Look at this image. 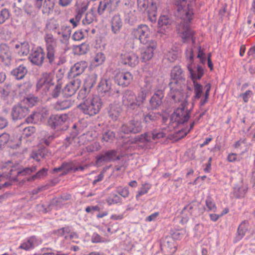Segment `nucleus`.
Wrapping results in <instances>:
<instances>
[{
  "label": "nucleus",
  "instance_id": "nucleus-21",
  "mask_svg": "<svg viewBox=\"0 0 255 255\" xmlns=\"http://www.w3.org/2000/svg\"><path fill=\"white\" fill-rule=\"evenodd\" d=\"M156 48V43L151 41L146 48L141 53V58L143 62L149 60L153 55V51Z\"/></svg>",
  "mask_w": 255,
  "mask_h": 255
},
{
  "label": "nucleus",
  "instance_id": "nucleus-53",
  "mask_svg": "<svg viewBox=\"0 0 255 255\" xmlns=\"http://www.w3.org/2000/svg\"><path fill=\"white\" fill-rule=\"evenodd\" d=\"M47 169L43 168L38 171L35 174L33 175L30 179H28V180H35L36 178H40L47 174Z\"/></svg>",
  "mask_w": 255,
  "mask_h": 255
},
{
  "label": "nucleus",
  "instance_id": "nucleus-15",
  "mask_svg": "<svg viewBox=\"0 0 255 255\" xmlns=\"http://www.w3.org/2000/svg\"><path fill=\"white\" fill-rule=\"evenodd\" d=\"M45 39L47 43L46 58L48 60L49 63L50 65H52L55 60V50L54 47L51 44L54 41V38L51 34H46Z\"/></svg>",
  "mask_w": 255,
  "mask_h": 255
},
{
  "label": "nucleus",
  "instance_id": "nucleus-22",
  "mask_svg": "<svg viewBox=\"0 0 255 255\" xmlns=\"http://www.w3.org/2000/svg\"><path fill=\"white\" fill-rule=\"evenodd\" d=\"M29 44L27 41L18 43L14 47L15 52L20 56L27 55L29 52Z\"/></svg>",
  "mask_w": 255,
  "mask_h": 255
},
{
  "label": "nucleus",
  "instance_id": "nucleus-29",
  "mask_svg": "<svg viewBox=\"0 0 255 255\" xmlns=\"http://www.w3.org/2000/svg\"><path fill=\"white\" fill-rule=\"evenodd\" d=\"M50 153L48 151L47 149L45 147H41L35 152H33L31 153V157L37 161L40 160V158H45L48 156Z\"/></svg>",
  "mask_w": 255,
  "mask_h": 255
},
{
  "label": "nucleus",
  "instance_id": "nucleus-46",
  "mask_svg": "<svg viewBox=\"0 0 255 255\" xmlns=\"http://www.w3.org/2000/svg\"><path fill=\"white\" fill-rule=\"evenodd\" d=\"M36 166L24 168L22 170H19L17 172V176H24L27 174H29L31 173L34 172L36 170Z\"/></svg>",
  "mask_w": 255,
  "mask_h": 255
},
{
  "label": "nucleus",
  "instance_id": "nucleus-42",
  "mask_svg": "<svg viewBox=\"0 0 255 255\" xmlns=\"http://www.w3.org/2000/svg\"><path fill=\"white\" fill-rule=\"evenodd\" d=\"M62 93V83L59 80L57 81V84L54 86V89L51 91V96L54 98H58L61 93Z\"/></svg>",
  "mask_w": 255,
  "mask_h": 255
},
{
  "label": "nucleus",
  "instance_id": "nucleus-4",
  "mask_svg": "<svg viewBox=\"0 0 255 255\" xmlns=\"http://www.w3.org/2000/svg\"><path fill=\"white\" fill-rule=\"evenodd\" d=\"M68 118L67 114L52 115L48 119L47 125L57 131H64L68 128Z\"/></svg>",
  "mask_w": 255,
  "mask_h": 255
},
{
  "label": "nucleus",
  "instance_id": "nucleus-16",
  "mask_svg": "<svg viewBox=\"0 0 255 255\" xmlns=\"http://www.w3.org/2000/svg\"><path fill=\"white\" fill-rule=\"evenodd\" d=\"M121 60L123 64L133 67L138 64V57L132 52H124L121 54Z\"/></svg>",
  "mask_w": 255,
  "mask_h": 255
},
{
  "label": "nucleus",
  "instance_id": "nucleus-14",
  "mask_svg": "<svg viewBox=\"0 0 255 255\" xmlns=\"http://www.w3.org/2000/svg\"><path fill=\"white\" fill-rule=\"evenodd\" d=\"M45 58V53L41 47L37 48L30 54L28 59L34 65L41 66Z\"/></svg>",
  "mask_w": 255,
  "mask_h": 255
},
{
  "label": "nucleus",
  "instance_id": "nucleus-47",
  "mask_svg": "<svg viewBox=\"0 0 255 255\" xmlns=\"http://www.w3.org/2000/svg\"><path fill=\"white\" fill-rule=\"evenodd\" d=\"M10 140V135L4 132L0 135V148L4 146Z\"/></svg>",
  "mask_w": 255,
  "mask_h": 255
},
{
  "label": "nucleus",
  "instance_id": "nucleus-54",
  "mask_svg": "<svg viewBox=\"0 0 255 255\" xmlns=\"http://www.w3.org/2000/svg\"><path fill=\"white\" fill-rule=\"evenodd\" d=\"M205 88H206V91L204 95V99L201 100L200 103L201 106H204L207 102L208 99L209 98V92L211 89V85L210 84H207L206 85Z\"/></svg>",
  "mask_w": 255,
  "mask_h": 255
},
{
  "label": "nucleus",
  "instance_id": "nucleus-55",
  "mask_svg": "<svg viewBox=\"0 0 255 255\" xmlns=\"http://www.w3.org/2000/svg\"><path fill=\"white\" fill-rule=\"evenodd\" d=\"M195 124V122H193L190 126V128L188 130V131H185L184 130H179L178 132L176 133V137L178 139L182 138L184 137L185 136L187 135V134L193 128L194 125Z\"/></svg>",
  "mask_w": 255,
  "mask_h": 255
},
{
  "label": "nucleus",
  "instance_id": "nucleus-35",
  "mask_svg": "<svg viewBox=\"0 0 255 255\" xmlns=\"http://www.w3.org/2000/svg\"><path fill=\"white\" fill-rule=\"evenodd\" d=\"M54 4V0H45L42 10L43 13L46 14L50 13L53 11Z\"/></svg>",
  "mask_w": 255,
  "mask_h": 255
},
{
  "label": "nucleus",
  "instance_id": "nucleus-56",
  "mask_svg": "<svg viewBox=\"0 0 255 255\" xmlns=\"http://www.w3.org/2000/svg\"><path fill=\"white\" fill-rule=\"evenodd\" d=\"M151 135L152 140H156L164 137L165 134L162 131L154 129L151 131Z\"/></svg>",
  "mask_w": 255,
  "mask_h": 255
},
{
  "label": "nucleus",
  "instance_id": "nucleus-26",
  "mask_svg": "<svg viewBox=\"0 0 255 255\" xmlns=\"http://www.w3.org/2000/svg\"><path fill=\"white\" fill-rule=\"evenodd\" d=\"M85 68V63L82 62L77 63L71 68L69 76L75 78L81 74L84 71Z\"/></svg>",
  "mask_w": 255,
  "mask_h": 255
},
{
  "label": "nucleus",
  "instance_id": "nucleus-51",
  "mask_svg": "<svg viewBox=\"0 0 255 255\" xmlns=\"http://www.w3.org/2000/svg\"><path fill=\"white\" fill-rule=\"evenodd\" d=\"M35 131V128L33 126L24 127L23 128V135L26 137H29Z\"/></svg>",
  "mask_w": 255,
  "mask_h": 255
},
{
  "label": "nucleus",
  "instance_id": "nucleus-50",
  "mask_svg": "<svg viewBox=\"0 0 255 255\" xmlns=\"http://www.w3.org/2000/svg\"><path fill=\"white\" fill-rule=\"evenodd\" d=\"M9 12L7 9L4 8L0 11V24L4 23L6 20L9 18Z\"/></svg>",
  "mask_w": 255,
  "mask_h": 255
},
{
  "label": "nucleus",
  "instance_id": "nucleus-45",
  "mask_svg": "<svg viewBox=\"0 0 255 255\" xmlns=\"http://www.w3.org/2000/svg\"><path fill=\"white\" fill-rule=\"evenodd\" d=\"M152 82L153 80L151 78L146 79L144 81V85L141 88V91H145L146 93L149 92L153 86Z\"/></svg>",
  "mask_w": 255,
  "mask_h": 255
},
{
  "label": "nucleus",
  "instance_id": "nucleus-43",
  "mask_svg": "<svg viewBox=\"0 0 255 255\" xmlns=\"http://www.w3.org/2000/svg\"><path fill=\"white\" fill-rule=\"evenodd\" d=\"M247 192V189L243 187L235 186L234 188L233 194L236 198L244 197Z\"/></svg>",
  "mask_w": 255,
  "mask_h": 255
},
{
  "label": "nucleus",
  "instance_id": "nucleus-61",
  "mask_svg": "<svg viewBox=\"0 0 255 255\" xmlns=\"http://www.w3.org/2000/svg\"><path fill=\"white\" fill-rule=\"evenodd\" d=\"M88 45L85 43H82L77 47L79 50V54L80 55L84 54L89 50Z\"/></svg>",
  "mask_w": 255,
  "mask_h": 255
},
{
  "label": "nucleus",
  "instance_id": "nucleus-38",
  "mask_svg": "<svg viewBox=\"0 0 255 255\" xmlns=\"http://www.w3.org/2000/svg\"><path fill=\"white\" fill-rule=\"evenodd\" d=\"M171 23V20L166 15L161 16L158 20V24L159 27L165 30Z\"/></svg>",
  "mask_w": 255,
  "mask_h": 255
},
{
  "label": "nucleus",
  "instance_id": "nucleus-48",
  "mask_svg": "<svg viewBox=\"0 0 255 255\" xmlns=\"http://www.w3.org/2000/svg\"><path fill=\"white\" fill-rule=\"evenodd\" d=\"M63 169V172L61 173V175L67 174L69 171H73V165L71 162H63L61 164Z\"/></svg>",
  "mask_w": 255,
  "mask_h": 255
},
{
  "label": "nucleus",
  "instance_id": "nucleus-13",
  "mask_svg": "<svg viewBox=\"0 0 255 255\" xmlns=\"http://www.w3.org/2000/svg\"><path fill=\"white\" fill-rule=\"evenodd\" d=\"M135 95L134 93L129 90H126L123 94V104L128 111L136 110L135 107Z\"/></svg>",
  "mask_w": 255,
  "mask_h": 255
},
{
  "label": "nucleus",
  "instance_id": "nucleus-18",
  "mask_svg": "<svg viewBox=\"0 0 255 255\" xmlns=\"http://www.w3.org/2000/svg\"><path fill=\"white\" fill-rule=\"evenodd\" d=\"M160 248L169 254L173 255L176 251V247L174 245V241L170 237H166L161 240Z\"/></svg>",
  "mask_w": 255,
  "mask_h": 255
},
{
  "label": "nucleus",
  "instance_id": "nucleus-11",
  "mask_svg": "<svg viewBox=\"0 0 255 255\" xmlns=\"http://www.w3.org/2000/svg\"><path fill=\"white\" fill-rule=\"evenodd\" d=\"M164 97V93L163 89L156 90L149 100L148 110H155L158 109L162 103Z\"/></svg>",
  "mask_w": 255,
  "mask_h": 255
},
{
  "label": "nucleus",
  "instance_id": "nucleus-64",
  "mask_svg": "<svg viewBox=\"0 0 255 255\" xmlns=\"http://www.w3.org/2000/svg\"><path fill=\"white\" fill-rule=\"evenodd\" d=\"M63 201L60 197L54 198L51 201L50 205L57 207H61L63 205Z\"/></svg>",
  "mask_w": 255,
  "mask_h": 255
},
{
  "label": "nucleus",
  "instance_id": "nucleus-63",
  "mask_svg": "<svg viewBox=\"0 0 255 255\" xmlns=\"http://www.w3.org/2000/svg\"><path fill=\"white\" fill-rule=\"evenodd\" d=\"M38 115L37 113L34 112L28 116L25 120V122L27 124H35L36 123L35 117Z\"/></svg>",
  "mask_w": 255,
  "mask_h": 255
},
{
  "label": "nucleus",
  "instance_id": "nucleus-33",
  "mask_svg": "<svg viewBox=\"0 0 255 255\" xmlns=\"http://www.w3.org/2000/svg\"><path fill=\"white\" fill-rule=\"evenodd\" d=\"M97 76L95 74L89 75L85 80L84 87L91 90L97 81Z\"/></svg>",
  "mask_w": 255,
  "mask_h": 255
},
{
  "label": "nucleus",
  "instance_id": "nucleus-62",
  "mask_svg": "<svg viewBox=\"0 0 255 255\" xmlns=\"http://www.w3.org/2000/svg\"><path fill=\"white\" fill-rule=\"evenodd\" d=\"M84 35L83 32L81 30H78L74 32L72 38L74 40L79 41L84 38Z\"/></svg>",
  "mask_w": 255,
  "mask_h": 255
},
{
  "label": "nucleus",
  "instance_id": "nucleus-27",
  "mask_svg": "<svg viewBox=\"0 0 255 255\" xmlns=\"http://www.w3.org/2000/svg\"><path fill=\"white\" fill-rule=\"evenodd\" d=\"M121 109L116 104H111L108 109L109 116L113 120H117L121 113Z\"/></svg>",
  "mask_w": 255,
  "mask_h": 255
},
{
  "label": "nucleus",
  "instance_id": "nucleus-37",
  "mask_svg": "<svg viewBox=\"0 0 255 255\" xmlns=\"http://www.w3.org/2000/svg\"><path fill=\"white\" fill-rule=\"evenodd\" d=\"M96 19V14L93 9H91L90 11L86 14L85 18L82 22L84 24H89L93 22Z\"/></svg>",
  "mask_w": 255,
  "mask_h": 255
},
{
  "label": "nucleus",
  "instance_id": "nucleus-44",
  "mask_svg": "<svg viewBox=\"0 0 255 255\" xmlns=\"http://www.w3.org/2000/svg\"><path fill=\"white\" fill-rule=\"evenodd\" d=\"M35 241V238H30L26 242L22 243L19 247V249L28 250L34 248V243Z\"/></svg>",
  "mask_w": 255,
  "mask_h": 255
},
{
  "label": "nucleus",
  "instance_id": "nucleus-7",
  "mask_svg": "<svg viewBox=\"0 0 255 255\" xmlns=\"http://www.w3.org/2000/svg\"><path fill=\"white\" fill-rule=\"evenodd\" d=\"M29 112V108L24 104L17 103L11 108L10 116L13 121L22 120L25 118Z\"/></svg>",
  "mask_w": 255,
  "mask_h": 255
},
{
  "label": "nucleus",
  "instance_id": "nucleus-52",
  "mask_svg": "<svg viewBox=\"0 0 255 255\" xmlns=\"http://www.w3.org/2000/svg\"><path fill=\"white\" fill-rule=\"evenodd\" d=\"M106 157L108 158L109 162L115 161V157H116L117 151L116 150H110L104 152Z\"/></svg>",
  "mask_w": 255,
  "mask_h": 255
},
{
  "label": "nucleus",
  "instance_id": "nucleus-10",
  "mask_svg": "<svg viewBox=\"0 0 255 255\" xmlns=\"http://www.w3.org/2000/svg\"><path fill=\"white\" fill-rule=\"evenodd\" d=\"M170 88V95L172 99L175 102H180L184 101L183 103H186L185 101L187 97V96L185 95L184 92V88L185 87V84L177 85L176 86H169Z\"/></svg>",
  "mask_w": 255,
  "mask_h": 255
},
{
  "label": "nucleus",
  "instance_id": "nucleus-12",
  "mask_svg": "<svg viewBox=\"0 0 255 255\" xmlns=\"http://www.w3.org/2000/svg\"><path fill=\"white\" fill-rule=\"evenodd\" d=\"M54 84L53 82V74L51 73H43L36 84V90L42 88L46 92Z\"/></svg>",
  "mask_w": 255,
  "mask_h": 255
},
{
  "label": "nucleus",
  "instance_id": "nucleus-32",
  "mask_svg": "<svg viewBox=\"0 0 255 255\" xmlns=\"http://www.w3.org/2000/svg\"><path fill=\"white\" fill-rule=\"evenodd\" d=\"M146 96L147 93L145 91H141L137 94V96L135 95L136 100H135V102L136 104V110H137L138 108H140V107L144 103Z\"/></svg>",
  "mask_w": 255,
  "mask_h": 255
},
{
  "label": "nucleus",
  "instance_id": "nucleus-40",
  "mask_svg": "<svg viewBox=\"0 0 255 255\" xmlns=\"http://www.w3.org/2000/svg\"><path fill=\"white\" fill-rule=\"evenodd\" d=\"M112 0H103L100 2L98 8V12L100 15L102 14L106 9L110 6Z\"/></svg>",
  "mask_w": 255,
  "mask_h": 255
},
{
  "label": "nucleus",
  "instance_id": "nucleus-20",
  "mask_svg": "<svg viewBox=\"0 0 255 255\" xmlns=\"http://www.w3.org/2000/svg\"><path fill=\"white\" fill-rule=\"evenodd\" d=\"M153 110L144 112L142 114V120L146 125H153L159 119L160 114L158 112H154Z\"/></svg>",
  "mask_w": 255,
  "mask_h": 255
},
{
  "label": "nucleus",
  "instance_id": "nucleus-5",
  "mask_svg": "<svg viewBox=\"0 0 255 255\" xmlns=\"http://www.w3.org/2000/svg\"><path fill=\"white\" fill-rule=\"evenodd\" d=\"M186 103H183L181 107L177 108L170 117V122L176 123L177 125L183 124L187 122L190 117L191 110L185 109Z\"/></svg>",
  "mask_w": 255,
  "mask_h": 255
},
{
  "label": "nucleus",
  "instance_id": "nucleus-30",
  "mask_svg": "<svg viewBox=\"0 0 255 255\" xmlns=\"http://www.w3.org/2000/svg\"><path fill=\"white\" fill-rule=\"evenodd\" d=\"M9 91L8 90L0 88V98L8 105L11 104L13 102V97L9 95Z\"/></svg>",
  "mask_w": 255,
  "mask_h": 255
},
{
  "label": "nucleus",
  "instance_id": "nucleus-57",
  "mask_svg": "<svg viewBox=\"0 0 255 255\" xmlns=\"http://www.w3.org/2000/svg\"><path fill=\"white\" fill-rule=\"evenodd\" d=\"M25 100L31 106H34L39 101L38 98L33 95H29L25 98Z\"/></svg>",
  "mask_w": 255,
  "mask_h": 255
},
{
  "label": "nucleus",
  "instance_id": "nucleus-17",
  "mask_svg": "<svg viewBox=\"0 0 255 255\" xmlns=\"http://www.w3.org/2000/svg\"><path fill=\"white\" fill-rule=\"evenodd\" d=\"M81 85V81L77 79L71 81L62 89V94L65 97L73 96Z\"/></svg>",
  "mask_w": 255,
  "mask_h": 255
},
{
  "label": "nucleus",
  "instance_id": "nucleus-31",
  "mask_svg": "<svg viewBox=\"0 0 255 255\" xmlns=\"http://www.w3.org/2000/svg\"><path fill=\"white\" fill-rule=\"evenodd\" d=\"M73 102L70 100H65L57 102L55 105L56 110H64L70 108L73 105Z\"/></svg>",
  "mask_w": 255,
  "mask_h": 255
},
{
  "label": "nucleus",
  "instance_id": "nucleus-24",
  "mask_svg": "<svg viewBox=\"0 0 255 255\" xmlns=\"http://www.w3.org/2000/svg\"><path fill=\"white\" fill-rule=\"evenodd\" d=\"M112 81L110 79H102L98 86V90L101 94L105 93L109 95L112 88Z\"/></svg>",
  "mask_w": 255,
  "mask_h": 255
},
{
  "label": "nucleus",
  "instance_id": "nucleus-3",
  "mask_svg": "<svg viewBox=\"0 0 255 255\" xmlns=\"http://www.w3.org/2000/svg\"><path fill=\"white\" fill-rule=\"evenodd\" d=\"M103 106L102 99L98 96H95L91 100H85L79 104L77 108L84 114L93 116L100 112Z\"/></svg>",
  "mask_w": 255,
  "mask_h": 255
},
{
  "label": "nucleus",
  "instance_id": "nucleus-23",
  "mask_svg": "<svg viewBox=\"0 0 255 255\" xmlns=\"http://www.w3.org/2000/svg\"><path fill=\"white\" fill-rule=\"evenodd\" d=\"M112 31L114 34L118 33L123 26V22L119 14H115L112 18L111 21Z\"/></svg>",
  "mask_w": 255,
  "mask_h": 255
},
{
  "label": "nucleus",
  "instance_id": "nucleus-41",
  "mask_svg": "<svg viewBox=\"0 0 255 255\" xmlns=\"http://www.w3.org/2000/svg\"><path fill=\"white\" fill-rule=\"evenodd\" d=\"M115 137L116 133L114 131L107 130L103 132L102 139L106 142H111L115 139Z\"/></svg>",
  "mask_w": 255,
  "mask_h": 255
},
{
  "label": "nucleus",
  "instance_id": "nucleus-9",
  "mask_svg": "<svg viewBox=\"0 0 255 255\" xmlns=\"http://www.w3.org/2000/svg\"><path fill=\"white\" fill-rule=\"evenodd\" d=\"M142 129L141 121L132 120L128 123L123 124L121 127V130L125 134H136L140 132Z\"/></svg>",
  "mask_w": 255,
  "mask_h": 255
},
{
  "label": "nucleus",
  "instance_id": "nucleus-39",
  "mask_svg": "<svg viewBox=\"0 0 255 255\" xmlns=\"http://www.w3.org/2000/svg\"><path fill=\"white\" fill-rule=\"evenodd\" d=\"M180 54L179 51L175 48V49H171L168 52L166 55L167 59L170 62H174L178 57Z\"/></svg>",
  "mask_w": 255,
  "mask_h": 255
},
{
  "label": "nucleus",
  "instance_id": "nucleus-8",
  "mask_svg": "<svg viewBox=\"0 0 255 255\" xmlns=\"http://www.w3.org/2000/svg\"><path fill=\"white\" fill-rule=\"evenodd\" d=\"M170 76L169 86H172V88H174L173 86L185 84L184 74L180 66H174L171 71Z\"/></svg>",
  "mask_w": 255,
  "mask_h": 255
},
{
  "label": "nucleus",
  "instance_id": "nucleus-36",
  "mask_svg": "<svg viewBox=\"0 0 255 255\" xmlns=\"http://www.w3.org/2000/svg\"><path fill=\"white\" fill-rule=\"evenodd\" d=\"M248 221L245 220L239 226L238 229V238L239 240L241 239L245 235L246 232L248 230Z\"/></svg>",
  "mask_w": 255,
  "mask_h": 255
},
{
  "label": "nucleus",
  "instance_id": "nucleus-19",
  "mask_svg": "<svg viewBox=\"0 0 255 255\" xmlns=\"http://www.w3.org/2000/svg\"><path fill=\"white\" fill-rule=\"evenodd\" d=\"M132 79L133 76L129 72H122L117 74L115 77V82L120 86L127 87Z\"/></svg>",
  "mask_w": 255,
  "mask_h": 255
},
{
  "label": "nucleus",
  "instance_id": "nucleus-49",
  "mask_svg": "<svg viewBox=\"0 0 255 255\" xmlns=\"http://www.w3.org/2000/svg\"><path fill=\"white\" fill-rule=\"evenodd\" d=\"M90 90L89 89H87L85 87H83V89H81L80 91L79 92L78 95V99L79 100H82L83 101V102L85 100H90V99H87V96L89 93ZM91 99H90L91 100Z\"/></svg>",
  "mask_w": 255,
  "mask_h": 255
},
{
  "label": "nucleus",
  "instance_id": "nucleus-25",
  "mask_svg": "<svg viewBox=\"0 0 255 255\" xmlns=\"http://www.w3.org/2000/svg\"><path fill=\"white\" fill-rule=\"evenodd\" d=\"M27 73V69L24 65H20L11 71V74L16 80H21Z\"/></svg>",
  "mask_w": 255,
  "mask_h": 255
},
{
  "label": "nucleus",
  "instance_id": "nucleus-34",
  "mask_svg": "<svg viewBox=\"0 0 255 255\" xmlns=\"http://www.w3.org/2000/svg\"><path fill=\"white\" fill-rule=\"evenodd\" d=\"M71 33V28L70 26H62V37L61 41L63 43H67L70 38Z\"/></svg>",
  "mask_w": 255,
  "mask_h": 255
},
{
  "label": "nucleus",
  "instance_id": "nucleus-1",
  "mask_svg": "<svg viewBox=\"0 0 255 255\" xmlns=\"http://www.w3.org/2000/svg\"><path fill=\"white\" fill-rule=\"evenodd\" d=\"M177 11L175 15L183 20L181 22V29H179V32L181 33V36L184 42L191 39L193 43L195 42L193 37L194 32L189 27V22L192 20V16L193 14L191 6L188 4L186 5L187 0H175Z\"/></svg>",
  "mask_w": 255,
  "mask_h": 255
},
{
  "label": "nucleus",
  "instance_id": "nucleus-6",
  "mask_svg": "<svg viewBox=\"0 0 255 255\" xmlns=\"http://www.w3.org/2000/svg\"><path fill=\"white\" fill-rule=\"evenodd\" d=\"M133 37L138 39L140 43L146 44L150 41V31L149 27L145 24H140L134 28L131 32Z\"/></svg>",
  "mask_w": 255,
  "mask_h": 255
},
{
  "label": "nucleus",
  "instance_id": "nucleus-28",
  "mask_svg": "<svg viewBox=\"0 0 255 255\" xmlns=\"http://www.w3.org/2000/svg\"><path fill=\"white\" fill-rule=\"evenodd\" d=\"M0 54L2 59L7 61L5 63L8 65L10 63L11 57L9 47L6 44H0Z\"/></svg>",
  "mask_w": 255,
  "mask_h": 255
},
{
  "label": "nucleus",
  "instance_id": "nucleus-60",
  "mask_svg": "<svg viewBox=\"0 0 255 255\" xmlns=\"http://www.w3.org/2000/svg\"><path fill=\"white\" fill-rule=\"evenodd\" d=\"M94 60L97 65L102 64L105 60V56L103 53L99 52L96 54Z\"/></svg>",
  "mask_w": 255,
  "mask_h": 255
},
{
  "label": "nucleus",
  "instance_id": "nucleus-58",
  "mask_svg": "<svg viewBox=\"0 0 255 255\" xmlns=\"http://www.w3.org/2000/svg\"><path fill=\"white\" fill-rule=\"evenodd\" d=\"M103 162H109L108 158L106 157L105 153H103L96 156V164L99 165Z\"/></svg>",
  "mask_w": 255,
  "mask_h": 255
},
{
  "label": "nucleus",
  "instance_id": "nucleus-2",
  "mask_svg": "<svg viewBox=\"0 0 255 255\" xmlns=\"http://www.w3.org/2000/svg\"><path fill=\"white\" fill-rule=\"evenodd\" d=\"M193 54L192 50L190 51V63L187 65V68L188 71H189L190 77L191 79L193 81L194 87V92H195V96L194 98L196 99H199L200 98L202 93H203V87L202 86L196 82V80H200L202 76L204 74V70L202 68V66L200 65H198L197 66L196 69L194 70L192 66V64L193 59Z\"/></svg>",
  "mask_w": 255,
  "mask_h": 255
},
{
  "label": "nucleus",
  "instance_id": "nucleus-59",
  "mask_svg": "<svg viewBox=\"0 0 255 255\" xmlns=\"http://www.w3.org/2000/svg\"><path fill=\"white\" fill-rule=\"evenodd\" d=\"M206 205L208 208L209 211H215L216 209V205L215 203L212 201L211 197H208L206 200Z\"/></svg>",
  "mask_w": 255,
  "mask_h": 255
}]
</instances>
